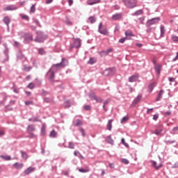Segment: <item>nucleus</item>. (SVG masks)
<instances>
[{
  "mask_svg": "<svg viewBox=\"0 0 178 178\" xmlns=\"http://www.w3.org/2000/svg\"><path fill=\"white\" fill-rule=\"evenodd\" d=\"M67 65H69V61L67 59L63 58L60 63L54 64L49 70H51L54 73H56L59 71L60 67H65V66H67Z\"/></svg>",
  "mask_w": 178,
  "mask_h": 178,
  "instance_id": "f257e3e1",
  "label": "nucleus"
},
{
  "mask_svg": "<svg viewBox=\"0 0 178 178\" xmlns=\"http://www.w3.org/2000/svg\"><path fill=\"white\" fill-rule=\"evenodd\" d=\"M122 2L128 9L137 8V0H122Z\"/></svg>",
  "mask_w": 178,
  "mask_h": 178,
  "instance_id": "f03ea898",
  "label": "nucleus"
},
{
  "mask_svg": "<svg viewBox=\"0 0 178 178\" xmlns=\"http://www.w3.org/2000/svg\"><path fill=\"white\" fill-rule=\"evenodd\" d=\"M37 36L34 39L35 42H42L47 40V35L44 34L42 31L36 32Z\"/></svg>",
  "mask_w": 178,
  "mask_h": 178,
  "instance_id": "7ed1b4c3",
  "label": "nucleus"
},
{
  "mask_svg": "<svg viewBox=\"0 0 178 178\" xmlns=\"http://www.w3.org/2000/svg\"><path fill=\"white\" fill-rule=\"evenodd\" d=\"M159 22H161V17H156L154 18H152L146 22L145 26L147 27H151V26H154V24H158Z\"/></svg>",
  "mask_w": 178,
  "mask_h": 178,
  "instance_id": "20e7f679",
  "label": "nucleus"
},
{
  "mask_svg": "<svg viewBox=\"0 0 178 178\" xmlns=\"http://www.w3.org/2000/svg\"><path fill=\"white\" fill-rule=\"evenodd\" d=\"M80 47H81V39H74L73 44L70 47V51H72L74 48H76V49H79Z\"/></svg>",
  "mask_w": 178,
  "mask_h": 178,
  "instance_id": "39448f33",
  "label": "nucleus"
},
{
  "mask_svg": "<svg viewBox=\"0 0 178 178\" xmlns=\"http://www.w3.org/2000/svg\"><path fill=\"white\" fill-rule=\"evenodd\" d=\"M152 166H153V168H154L156 170H159V169H161L163 166V164L162 163V160L159 159L157 161H152Z\"/></svg>",
  "mask_w": 178,
  "mask_h": 178,
  "instance_id": "423d86ee",
  "label": "nucleus"
},
{
  "mask_svg": "<svg viewBox=\"0 0 178 178\" xmlns=\"http://www.w3.org/2000/svg\"><path fill=\"white\" fill-rule=\"evenodd\" d=\"M46 76L49 79L50 83H52V84H54V82L55 81V72H54V71H51V70H49V71L46 74Z\"/></svg>",
  "mask_w": 178,
  "mask_h": 178,
  "instance_id": "0eeeda50",
  "label": "nucleus"
},
{
  "mask_svg": "<svg viewBox=\"0 0 178 178\" xmlns=\"http://www.w3.org/2000/svg\"><path fill=\"white\" fill-rule=\"evenodd\" d=\"M102 22H100L98 27V31L100 34L103 35H109V31H108V28H104L102 29Z\"/></svg>",
  "mask_w": 178,
  "mask_h": 178,
  "instance_id": "6e6552de",
  "label": "nucleus"
},
{
  "mask_svg": "<svg viewBox=\"0 0 178 178\" xmlns=\"http://www.w3.org/2000/svg\"><path fill=\"white\" fill-rule=\"evenodd\" d=\"M24 44H29L30 42L33 41V35L30 33H24Z\"/></svg>",
  "mask_w": 178,
  "mask_h": 178,
  "instance_id": "1a4fd4ad",
  "label": "nucleus"
},
{
  "mask_svg": "<svg viewBox=\"0 0 178 178\" xmlns=\"http://www.w3.org/2000/svg\"><path fill=\"white\" fill-rule=\"evenodd\" d=\"M103 74L104 76H113L115 74V69L108 68L104 71Z\"/></svg>",
  "mask_w": 178,
  "mask_h": 178,
  "instance_id": "9d476101",
  "label": "nucleus"
},
{
  "mask_svg": "<svg viewBox=\"0 0 178 178\" xmlns=\"http://www.w3.org/2000/svg\"><path fill=\"white\" fill-rule=\"evenodd\" d=\"M3 47L5 48L3 54L6 55L5 62H8V60H9V48H8L6 43H3Z\"/></svg>",
  "mask_w": 178,
  "mask_h": 178,
  "instance_id": "9b49d317",
  "label": "nucleus"
},
{
  "mask_svg": "<svg viewBox=\"0 0 178 178\" xmlns=\"http://www.w3.org/2000/svg\"><path fill=\"white\" fill-rule=\"evenodd\" d=\"M111 52H113V49H108L107 50H103L99 52V54L100 55V56L104 57V56H106L107 55H109V54H111Z\"/></svg>",
  "mask_w": 178,
  "mask_h": 178,
  "instance_id": "f8f14e48",
  "label": "nucleus"
},
{
  "mask_svg": "<svg viewBox=\"0 0 178 178\" xmlns=\"http://www.w3.org/2000/svg\"><path fill=\"white\" fill-rule=\"evenodd\" d=\"M122 17H123V14L122 13H115L112 15V20H121Z\"/></svg>",
  "mask_w": 178,
  "mask_h": 178,
  "instance_id": "ddd939ff",
  "label": "nucleus"
},
{
  "mask_svg": "<svg viewBox=\"0 0 178 178\" xmlns=\"http://www.w3.org/2000/svg\"><path fill=\"white\" fill-rule=\"evenodd\" d=\"M142 98H143V95H138L134 99V101H133V102H132L131 106H136V105L137 104H138V102H140V101H141Z\"/></svg>",
  "mask_w": 178,
  "mask_h": 178,
  "instance_id": "4468645a",
  "label": "nucleus"
},
{
  "mask_svg": "<svg viewBox=\"0 0 178 178\" xmlns=\"http://www.w3.org/2000/svg\"><path fill=\"white\" fill-rule=\"evenodd\" d=\"M156 82H152V83L149 84L147 86L148 92H152V91H154V88L156 87Z\"/></svg>",
  "mask_w": 178,
  "mask_h": 178,
  "instance_id": "2eb2a0df",
  "label": "nucleus"
},
{
  "mask_svg": "<svg viewBox=\"0 0 178 178\" xmlns=\"http://www.w3.org/2000/svg\"><path fill=\"white\" fill-rule=\"evenodd\" d=\"M34 170H35V168L29 167L24 171V175L25 176H28V175H31V173H33Z\"/></svg>",
  "mask_w": 178,
  "mask_h": 178,
  "instance_id": "dca6fc26",
  "label": "nucleus"
},
{
  "mask_svg": "<svg viewBox=\"0 0 178 178\" xmlns=\"http://www.w3.org/2000/svg\"><path fill=\"white\" fill-rule=\"evenodd\" d=\"M3 10L5 12H6L8 10H17V7H16V6H15V5H10L4 8Z\"/></svg>",
  "mask_w": 178,
  "mask_h": 178,
  "instance_id": "f3484780",
  "label": "nucleus"
},
{
  "mask_svg": "<svg viewBox=\"0 0 178 178\" xmlns=\"http://www.w3.org/2000/svg\"><path fill=\"white\" fill-rule=\"evenodd\" d=\"M13 166L15 169L20 170L23 168V166H24V164L23 163H15L13 165Z\"/></svg>",
  "mask_w": 178,
  "mask_h": 178,
  "instance_id": "a211bd4d",
  "label": "nucleus"
},
{
  "mask_svg": "<svg viewBox=\"0 0 178 178\" xmlns=\"http://www.w3.org/2000/svg\"><path fill=\"white\" fill-rule=\"evenodd\" d=\"M3 22L7 26V28L9 29V24H10V17L9 16H6L3 19Z\"/></svg>",
  "mask_w": 178,
  "mask_h": 178,
  "instance_id": "6ab92c4d",
  "label": "nucleus"
},
{
  "mask_svg": "<svg viewBox=\"0 0 178 178\" xmlns=\"http://www.w3.org/2000/svg\"><path fill=\"white\" fill-rule=\"evenodd\" d=\"M138 74H136V75H133L129 77V81L130 83H134V81H136V80H138Z\"/></svg>",
  "mask_w": 178,
  "mask_h": 178,
  "instance_id": "aec40b11",
  "label": "nucleus"
},
{
  "mask_svg": "<svg viewBox=\"0 0 178 178\" xmlns=\"http://www.w3.org/2000/svg\"><path fill=\"white\" fill-rule=\"evenodd\" d=\"M73 125L75 126L76 127L83 126V121H81V120H76L75 121L73 122Z\"/></svg>",
  "mask_w": 178,
  "mask_h": 178,
  "instance_id": "412c9836",
  "label": "nucleus"
},
{
  "mask_svg": "<svg viewBox=\"0 0 178 178\" xmlns=\"http://www.w3.org/2000/svg\"><path fill=\"white\" fill-rule=\"evenodd\" d=\"M155 71L157 72V74H161V70H162V65H154Z\"/></svg>",
  "mask_w": 178,
  "mask_h": 178,
  "instance_id": "4be33fe9",
  "label": "nucleus"
},
{
  "mask_svg": "<svg viewBox=\"0 0 178 178\" xmlns=\"http://www.w3.org/2000/svg\"><path fill=\"white\" fill-rule=\"evenodd\" d=\"M165 31H166V29H165V26L163 25H161V34H160L161 38L165 36Z\"/></svg>",
  "mask_w": 178,
  "mask_h": 178,
  "instance_id": "5701e85b",
  "label": "nucleus"
},
{
  "mask_svg": "<svg viewBox=\"0 0 178 178\" xmlns=\"http://www.w3.org/2000/svg\"><path fill=\"white\" fill-rule=\"evenodd\" d=\"M162 131H163V128L156 129H155L154 134L156 136H161V134H162Z\"/></svg>",
  "mask_w": 178,
  "mask_h": 178,
  "instance_id": "b1692460",
  "label": "nucleus"
},
{
  "mask_svg": "<svg viewBox=\"0 0 178 178\" xmlns=\"http://www.w3.org/2000/svg\"><path fill=\"white\" fill-rule=\"evenodd\" d=\"M143 13H144V11H143V10H138L131 15L132 16H140V15H143Z\"/></svg>",
  "mask_w": 178,
  "mask_h": 178,
  "instance_id": "393cba45",
  "label": "nucleus"
},
{
  "mask_svg": "<svg viewBox=\"0 0 178 178\" xmlns=\"http://www.w3.org/2000/svg\"><path fill=\"white\" fill-rule=\"evenodd\" d=\"M164 92H165V91H163V90H161L159 91L158 97L156 98V101H161V99H162V95H163Z\"/></svg>",
  "mask_w": 178,
  "mask_h": 178,
  "instance_id": "a878e982",
  "label": "nucleus"
},
{
  "mask_svg": "<svg viewBox=\"0 0 178 178\" xmlns=\"http://www.w3.org/2000/svg\"><path fill=\"white\" fill-rule=\"evenodd\" d=\"M74 155H75V156H79L80 159H84V156H83V155H81V154L79 151H75L74 152Z\"/></svg>",
  "mask_w": 178,
  "mask_h": 178,
  "instance_id": "bb28decb",
  "label": "nucleus"
},
{
  "mask_svg": "<svg viewBox=\"0 0 178 178\" xmlns=\"http://www.w3.org/2000/svg\"><path fill=\"white\" fill-rule=\"evenodd\" d=\"M88 97L90 99L95 100L97 96L94 92H90L88 95Z\"/></svg>",
  "mask_w": 178,
  "mask_h": 178,
  "instance_id": "cd10ccee",
  "label": "nucleus"
},
{
  "mask_svg": "<svg viewBox=\"0 0 178 178\" xmlns=\"http://www.w3.org/2000/svg\"><path fill=\"white\" fill-rule=\"evenodd\" d=\"M97 63V58H90L88 62L89 65H94V63Z\"/></svg>",
  "mask_w": 178,
  "mask_h": 178,
  "instance_id": "c85d7f7f",
  "label": "nucleus"
},
{
  "mask_svg": "<svg viewBox=\"0 0 178 178\" xmlns=\"http://www.w3.org/2000/svg\"><path fill=\"white\" fill-rule=\"evenodd\" d=\"M126 37H134V34L130 30H128L125 32Z\"/></svg>",
  "mask_w": 178,
  "mask_h": 178,
  "instance_id": "c756f323",
  "label": "nucleus"
},
{
  "mask_svg": "<svg viewBox=\"0 0 178 178\" xmlns=\"http://www.w3.org/2000/svg\"><path fill=\"white\" fill-rule=\"evenodd\" d=\"M101 0H90L88 1V5H95V3H99Z\"/></svg>",
  "mask_w": 178,
  "mask_h": 178,
  "instance_id": "7c9ffc66",
  "label": "nucleus"
},
{
  "mask_svg": "<svg viewBox=\"0 0 178 178\" xmlns=\"http://www.w3.org/2000/svg\"><path fill=\"white\" fill-rule=\"evenodd\" d=\"M28 131H35V127L34 125H29L27 128Z\"/></svg>",
  "mask_w": 178,
  "mask_h": 178,
  "instance_id": "2f4dec72",
  "label": "nucleus"
},
{
  "mask_svg": "<svg viewBox=\"0 0 178 178\" xmlns=\"http://www.w3.org/2000/svg\"><path fill=\"white\" fill-rule=\"evenodd\" d=\"M88 20L90 21V23L92 24L97 22V18H95L94 16H90L89 17Z\"/></svg>",
  "mask_w": 178,
  "mask_h": 178,
  "instance_id": "473e14b6",
  "label": "nucleus"
},
{
  "mask_svg": "<svg viewBox=\"0 0 178 178\" xmlns=\"http://www.w3.org/2000/svg\"><path fill=\"white\" fill-rule=\"evenodd\" d=\"M113 122V120H108V122L107 124V129L111 131L112 130V122Z\"/></svg>",
  "mask_w": 178,
  "mask_h": 178,
  "instance_id": "72a5a7b5",
  "label": "nucleus"
},
{
  "mask_svg": "<svg viewBox=\"0 0 178 178\" xmlns=\"http://www.w3.org/2000/svg\"><path fill=\"white\" fill-rule=\"evenodd\" d=\"M145 20V16L138 18V22L140 24H144V21Z\"/></svg>",
  "mask_w": 178,
  "mask_h": 178,
  "instance_id": "f704fd0d",
  "label": "nucleus"
},
{
  "mask_svg": "<svg viewBox=\"0 0 178 178\" xmlns=\"http://www.w3.org/2000/svg\"><path fill=\"white\" fill-rule=\"evenodd\" d=\"M109 102H111L110 99H107L104 102L103 108H104V111H105L106 112V111H108V109H106L105 106H106V105H108V104H109Z\"/></svg>",
  "mask_w": 178,
  "mask_h": 178,
  "instance_id": "c9c22d12",
  "label": "nucleus"
},
{
  "mask_svg": "<svg viewBox=\"0 0 178 178\" xmlns=\"http://www.w3.org/2000/svg\"><path fill=\"white\" fill-rule=\"evenodd\" d=\"M38 54L40 55H45V54H46L45 50H44L43 48H39V49H38Z\"/></svg>",
  "mask_w": 178,
  "mask_h": 178,
  "instance_id": "e433bc0d",
  "label": "nucleus"
},
{
  "mask_svg": "<svg viewBox=\"0 0 178 178\" xmlns=\"http://www.w3.org/2000/svg\"><path fill=\"white\" fill-rule=\"evenodd\" d=\"M1 158H2V159H3L4 161H10V159H12V158L10 156L5 155H1Z\"/></svg>",
  "mask_w": 178,
  "mask_h": 178,
  "instance_id": "4c0bfd02",
  "label": "nucleus"
},
{
  "mask_svg": "<svg viewBox=\"0 0 178 178\" xmlns=\"http://www.w3.org/2000/svg\"><path fill=\"white\" fill-rule=\"evenodd\" d=\"M95 101H96V102H97L99 104H102L104 100L102 99V98H101L98 96H96V98H95Z\"/></svg>",
  "mask_w": 178,
  "mask_h": 178,
  "instance_id": "58836bf2",
  "label": "nucleus"
},
{
  "mask_svg": "<svg viewBox=\"0 0 178 178\" xmlns=\"http://www.w3.org/2000/svg\"><path fill=\"white\" fill-rule=\"evenodd\" d=\"M56 136H58V133H56L55 131V130H53L51 131L50 133V137L53 138H55V137H56Z\"/></svg>",
  "mask_w": 178,
  "mask_h": 178,
  "instance_id": "ea45409f",
  "label": "nucleus"
},
{
  "mask_svg": "<svg viewBox=\"0 0 178 178\" xmlns=\"http://www.w3.org/2000/svg\"><path fill=\"white\" fill-rule=\"evenodd\" d=\"M152 30H155V27L148 26L147 29H146V33H147L148 34H150V33L152 32Z\"/></svg>",
  "mask_w": 178,
  "mask_h": 178,
  "instance_id": "a19ab883",
  "label": "nucleus"
},
{
  "mask_svg": "<svg viewBox=\"0 0 178 178\" xmlns=\"http://www.w3.org/2000/svg\"><path fill=\"white\" fill-rule=\"evenodd\" d=\"M171 40L173 41V42H178V36L172 35L171 36Z\"/></svg>",
  "mask_w": 178,
  "mask_h": 178,
  "instance_id": "79ce46f5",
  "label": "nucleus"
},
{
  "mask_svg": "<svg viewBox=\"0 0 178 178\" xmlns=\"http://www.w3.org/2000/svg\"><path fill=\"white\" fill-rule=\"evenodd\" d=\"M65 23V24H67V26H72V24H73L72 21H70V19L68 17L66 18Z\"/></svg>",
  "mask_w": 178,
  "mask_h": 178,
  "instance_id": "37998d69",
  "label": "nucleus"
},
{
  "mask_svg": "<svg viewBox=\"0 0 178 178\" xmlns=\"http://www.w3.org/2000/svg\"><path fill=\"white\" fill-rule=\"evenodd\" d=\"M44 102H46L47 104H51V102H52V99H51L49 97H44Z\"/></svg>",
  "mask_w": 178,
  "mask_h": 178,
  "instance_id": "c03bdc74",
  "label": "nucleus"
},
{
  "mask_svg": "<svg viewBox=\"0 0 178 178\" xmlns=\"http://www.w3.org/2000/svg\"><path fill=\"white\" fill-rule=\"evenodd\" d=\"M18 59H26V57L22 54V51H19V54H17Z\"/></svg>",
  "mask_w": 178,
  "mask_h": 178,
  "instance_id": "a18cd8bd",
  "label": "nucleus"
},
{
  "mask_svg": "<svg viewBox=\"0 0 178 178\" xmlns=\"http://www.w3.org/2000/svg\"><path fill=\"white\" fill-rule=\"evenodd\" d=\"M21 154H22V156L24 159H27V158H29V156L27 155V153L22 151L21 152Z\"/></svg>",
  "mask_w": 178,
  "mask_h": 178,
  "instance_id": "49530a36",
  "label": "nucleus"
},
{
  "mask_svg": "<svg viewBox=\"0 0 178 178\" xmlns=\"http://www.w3.org/2000/svg\"><path fill=\"white\" fill-rule=\"evenodd\" d=\"M35 12V4L32 5L30 10V13H34Z\"/></svg>",
  "mask_w": 178,
  "mask_h": 178,
  "instance_id": "de8ad7c7",
  "label": "nucleus"
},
{
  "mask_svg": "<svg viewBox=\"0 0 178 178\" xmlns=\"http://www.w3.org/2000/svg\"><path fill=\"white\" fill-rule=\"evenodd\" d=\"M79 172H81V173H86V172H90V169L89 168H81L79 169Z\"/></svg>",
  "mask_w": 178,
  "mask_h": 178,
  "instance_id": "09e8293b",
  "label": "nucleus"
},
{
  "mask_svg": "<svg viewBox=\"0 0 178 178\" xmlns=\"http://www.w3.org/2000/svg\"><path fill=\"white\" fill-rule=\"evenodd\" d=\"M66 105L65 106V108H70L72 106V104H70V102L69 100L65 101Z\"/></svg>",
  "mask_w": 178,
  "mask_h": 178,
  "instance_id": "8fccbe9b",
  "label": "nucleus"
},
{
  "mask_svg": "<svg viewBox=\"0 0 178 178\" xmlns=\"http://www.w3.org/2000/svg\"><path fill=\"white\" fill-rule=\"evenodd\" d=\"M129 117L128 116H125L124 117L122 120H121V123H126V122H127V120H129Z\"/></svg>",
  "mask_w": 178,
  "mask_h": 178,
  "instance_id": "3c124183",
  "label": "nucleus"
},
{
  "mask_svg": "<svg viewBox=\"0 0 178 178\" xmlns=\"http://www.w3.org/2000/svg\"><path fill=\"white\" fill-rule=\"evenodd\" d=\"M107 142L109 143V144H113V140L110 136L107 137Z\"/></svg>",
  "mask_w": 178,
  "mask_h": 178,
  "instance_id": "603ef678",
  "label": "nucleus"
},
{
  "mask_svg": "<svg viewBox=\"0 0 178 178\" xmlns=\"http://www.w3.org/2000/svg\"><path fill=\"white\" fill-rule=\"evenodd\" d=\"M34 87H35V86L33 83H30L28 85V88H30V90H33L34 88Z\"/></svg>",
  "mask_w": 178,
  "mask_h": 178,
  "instance_id": "864d4df0",
  "label": "nucleus"
},
{
  "mask_svg": "<svg viewBox=\"0 0 178 178\" xmlns=\"http://www.w3.org/2000/svg\"><path fill=\"white\" fill-rule=\"evenodd\" d=\"M83 109L85 111H90L91 110V106H90V105L83 106Z\"/></svg>",
  "mask_w": 178,
  "mask_h": 178,
  "instance_id": "5fc2aeb1",
  "label": "nucleus"
},
{
  "mask_svg": "<svg viewBox=\"0 0 178 178\" xmlns=\"http://www.w3.org/2000/svg\"><path fill=\"white\" fill-rule=\"evenodd\" d=\"M68 148H70L71 149H74V144H73V143L72 142H70Z\"/></svg>",
  "mask_w": 178,
  "mask_h": 178,
  "instance_id": "6e6d98bb",
  "label": "nucleus"
},
{
  "mask_svg": "<svg viewBox=\"0 0 178 178\" xmlns=\"http://www.w3.org/2000/svg\"><path fill=\"white\" fill-rule=\"evenodd\" d=\"M126 40H127V38H122L121 39L119 40V42H120V44H124V41H126Z\"/></svg>",
  "mask_w": 178,
  "mask_h": 178,
  "instance_id": "4d7b16f0",
  "label": "nucleus"
},
{
  "mask_svg": "<svg viewBox=\"0 0 178 178\" xmlns=\"http://www.w3.org/2000/svg\"><path fill=\"white\" fill-rule=\"evenodd\" d=\"M22 19H24V20H26L27 22H29V20H30V17H29L28 15H23Z\"/></svg>",
  "mask_w": 178,
  "mask_h": 178,
  "instance_id": "13d9d810",
  "label": "nucleus"
},
{
  "mask_svg": "<svg viewBox=\"0 0 178 178\" xmlns=\"http://www.w3.org/2000/svg\"><path fill=\"white\" fill-rule=\"evenodd\" d=\"M122 163H124L125 165H129V160H127L126 159H122Z\"/></svg>",
  "mask_w": 178,
  "mask_h": 178,
  "instance_id": "bf43d9fd",
  "label": "nucleus"
},
{
  "mask_svg": "<svg viewBox=\"0 0 178 178\" xmlns=\"http://www.w3.org/2000/svg\"><path fill=\"white\" fill-rule=\"evenodd\" d=\"M31 69H33V67H31V66L25 67H24L25 72H30V70H31Z\"/></svg>",
  "mask_w": 178,
  "mask_h": 178,
  "instance_id": "052dcab7",
  "label": "nucleus"
},
{
  "mask_svg": "<svg viewBox=\"0 0 178 178\" xmlns=\"http://www.w3.org/2000/svg\"><path fill=\"white\" fill-rule=\"evenodd\" d=\"M29 122H40V120L38 118H30Z\"/></svg>",
  "mask_w": 178,
  "mask_h": 178,
  "instance_id": "680f3d73",
  "label": "nucleus"
},
{
  "mask_svg": "<svg viewBox=\"0 0 178 178\" xmlns=\"http://www.w3.org/2000/svg\"><path fill=\"white\" fill-rule=\"evenodd\" d=\"M80 131L81 132L82 136H83V137L86 136V132L84 131V129L81 128Z\"/></svg>",
  "mask_w": 178,
  "mask_h": 178,
  "instance_id": "e2e57ef3",
  "label": "nucleus"
},
{
  "mask_svg": "<svg viewBox=\"0 0 178 178\" xmlns=\"http://www.w3.org/2000/svg\"><path fill=\"white\" fill-rule=\"evenodd\" d=\"M19 45H20V43H19V42L17 41L14 42V47H19Z\"/></svg>",
  "mask_w": 178,
  "mask_h": 178,
  "instance_id": "0e129e2a",
  "label": "nucleus"
},
{
  "mask_svg": "<svg viewBox=\"0 0 178 178\" xmlns=\"http://www.w3.org/2000/svg\"><path fill=\"white\" fill-rule=\"evenodd\" d=\"M158 118H159L158 114H155V115L153 116L154 120H158Z\"/></svg>",
  "mask_w": 178,
  "mask_h": 178,
  "instance_id": "69168bd1",
  "label": "nucleus"
},
{
  "mask_svg": "<svg viewBox=\"0 0 178 178\" xmlns=\"http://www.w3.org/2000/svg\"><path fill=\"white\" fill-rule=\"evenodd\" d=\"M29 137H30L31 138H33V137H35V134H34L33 133H30V134H29Z\"/></svg>",
  "mask_w": 178,
  "mask_h": 178,
  "instance_id": "338daca9",
  "label": "nucleus"
},
{
  "mask_svg": "<svg viewBox=\"0 0 178 178\" xmlns=\"http://www.w3.org/2000/svg\"><path fill=\"white\" fill-rule=\"evenodd\" d=\"M177 59H178V51L177 52V56H175V58L172 59V62H175V60H177Z\"/></svg>",
  "mask_w": 178,
  "mask_h": 178,
  "instance_id": "774afa93",
  "label": "nucleus"
}]
</instances>
